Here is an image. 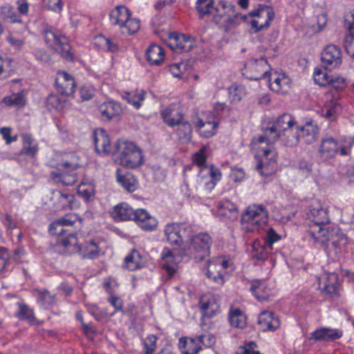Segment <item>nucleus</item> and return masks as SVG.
Segmentation results:
<instances>
[{"instance_id": "1", "label": "nucleus", "mask_w": 354, "mask_h": 354, "mask_svg": "<svg viewBox=\"0 0 354 354\" xmlns=\"http://www.w3.org/2000/svg\"><path fill=\"white\" fill-rule=\"evenodd\" d=\"M115 221H134L142 229L147 231L154 230L157 221L145 209H133L129 204L121 203L114 207L111 212Z\"/></svg>"}, {"instance_id": "2", "label": "nucleus", "mask_w": 354, "mask_h": 354, "mask_svg": "<svg viewBox=\"0 0 354 354\" xmlns=\"http://www.w3.org/2000/svg\"><path fill=\"white\" fill-rule=\"evenodd\" d=\"M215 14L213 21L225 32H230L239 25L242 19H247L246 15H241L232 3L221 1L214 8Z\"/></svg>"}, {"instance_id": "3", "label": "nucleus", "mask_w": 354, "mask_h": 354, "mask_svg": "<svg viewBox=\"0 0 354 354\" xmlns=\"http://www.w3.org/2000/svg\"><path fill=\"white\" fill-rule=\"evenodd\" d=\"M114 155L119 164L127 168H136L143 163L141 149L132 142L118 140L115 145Z\"/></svg>"}, {"instance_id": "4", "label": "nucleus", "mask_w": 354, "mask_h": 354, "mask_svg": "<svg viewBox=\"0 0 354 354\" xmlns=\"http://www.w3.org/2000/svg\"><path fill=\"white\" fill-rule=\"evenodd\" d=\"M268 214L262 205H249L241 214L242 229L247 232L258 231L266 223Z\"/></svg>"}, {"instance_id": "5", "label": "nucleus", "mask_w": 354, "mask_h": 354, "mask_svg": "<svg viewBox=\"0 0 354 354\" xmlns=\"http://www.w3.org/2000/svg\"><path fill=\"white\" fill-rule=\"evenodd\" d=\"M353 143L354 140L351 138L347 143L339 145L337 140L332 136H326L322 139L319 147V157L326 161L335 158L339 151L342 156L348 155Z\"/></svg>"}, {"instance_id": "6", "label": "nucleus", "mask_w": 354, "mask_h": 354, "mask_svg": "<svg viewBox=\"0 0 354 354\" xmlns=\"http://www.w3.org/2000/svg\"><path fill=\"white\" fill-rule=\"evenodd\" d=\"M307 234L310 241L314 243L319 244L321 247L326 248L330 243L335 248H341L346 244V239L343 234L337 236V232L335 230H328L326 227H319V230H309Z\"/></svg>"}, {"instance_id": "7", "label": "nucleus", "mask_w": 354, "mask_h": 354, "mask_svg": "<svg viewBox=\"0 0 354 354\" xmlns=\"http://www.w3.org/2000/svg\"><path fill=\"white\" fill-rule=\"evenodd\" d=\"M247 19H242L243 21L250 24L253 32H258L270 26V21L274 17V12L271 7L260 5L259 8L246 15Z\"/></svg>"}, {"instance_id": "8", "label": "nucleus", "mask_w": 354, "mask_h": 354, "mask_svg": "<svg viewBox=\"0 0 354 354\" xmlns=\"http://www.w3.org/2000/svg\"><path fill=\"white\" fill-rule=\"evenodd\" d=\"M43 33L44 40L49 47L57 51L64 59L68 61L73 60L68 39L65 36L60 35L48 28L44 29Z\"/></svg>"}, {"instance_id": "9", "label": "nucleus", "mask_w": 354, "mask_h": 354, "mask_svg": "<svg viewBox=\"0 0 354 354\" xmlns=\"http://www.w3.org/2000/svg\"><path fill=\"white\" fill-rule=\"evenodd\" d=\"M212 238L207 233H199L190 239L189 250L196 261H201L209 254Z\"/></svg>"}, {"instance_id": "10", "label": "nucleus", "mask_w": 354, "mask_h": 354, "mask_svg": "<svg viewBox=\"0 0 354 354\" xmlns=\"http://www.w3.org/2000/svg\"><path fill=\"white\" fill-rule=\"evenodd\" d=\"M204 170L198 169V174L193 176H187L185 180L187 187L188 197L195 198L202 194L204 189H212L215 185V183L212 182L211 179L203 174Z\"/></svg>"}, {"instance_id": "11", "label": "nucleus", "mask_w": 354, "mask_h": 354, "mask_svg": "<svg viewBox=\"0 0 354 354\" xmlns=\"http://www.w3.org/2000/svg\"><path fill=\"white\" fill-rule=\"evenodd\" d=\"M244 67L245 71L243 74L251 80H259L270 75L269 72L270 67L267 59L263 57L248 60Z\"/></svg>"}, {"instance_id": "12", "label": "nucleus", "mask_w": 354, "mask_h": 354, "mask_svg": "<svg viewBox=\"0 0 354 354\" xmlns=\"http://www.w3.org/2000/svg\"><path fill=\"white\" fill-rule=\"evenodd\" d=\"M321 61L325 69L339 67L342 62L341 49L333 44L328 45L321 54Z\"/></svg>"}, {"instance_id": "13", "label": "nucleus", "mask_w": 354, "mask_h": 354, "mask_svg": "<svg viewBox=\"0 0 354 354\" xmlns=\"http://www.w3.org/2000/svg\"><path fill=\"white\" fill-rule=\"evenodd\" d=\"M339 277L335 272L324 273L319 278V287L322 293L330 298L338 295L339 290Z\"/></svg>"}, {"instance_id": "14", "label": "nucleus", "mask_w": 354, "mask_h": 354, "mask_svg": "<svg viewBox=\"0 0 354 354\" xmlns=\"http://www.w3.org/2000/svg\"><path fill=\"white\" fill-rule=\"evenodd\" d=\"M194 44V39L191 36L172 32L169 34L167 46L178 53H187L193 48Z\"/></svg>"}, {"instance_id": "15", "label": "nucleus", "mask_w": 354, "mask_h": 354, "mask_svg": "<svg viewBox=\"0 0 354 354\" xmlns=\"http://www.w3.org/2000/svg\"><path fill=\"white\" fill-rule=\"evenodd\" d=\"M264 160L257 165V170L261 176L268 177L277 170V153L271 149H263Z\"/></svg>"}, {"instance_id": "16", "label": "nucleus", "mask_w": 354, "mask_h": 354, "mask_svg": "<svg viewBox=\"0 0 354 354\" xmlns=\"http://www.w3.org/2000/svg\"><path fill=\"white\" fill-rule=\"evenodd\" d=\"M296 122L292 116L288 113H283L279 116L277 120L272 124L268 130V135H271L273 138L276 136L277 139L279 138L281 133L285 131L286 129H290L295 127Z\"/></svg>"}, {"instance_id": "17", "label": "nucleus", "mask_w": 354, "mask_h": 354, "mask_svg": "<svg viewBox=\"0 0 354 354\" xmlns=\"http://www.w3.org/2000/svg\"><path fill=\"white\" fill-rule=\"evenodd\" d=\"M307 216L314 223L310 230H319V227H325L324 225L329 222L327 212L319 204L312 206Z\"/></svg>"}, {"instance_id": "18", "label": "nucleus", "mask_w": 354, "mask_h": 354, "mask_svg": "<svg viewBox=\"0 0 354 354\" xmlns=\"http://www.w3.org/2000/svg\"><path fill=\"white\" fill-rule=\"evenodd\" d=\"M343 335L342 330L322 327L310 333L309 339H314L315 342H330L339 339Z\"/></svg>"}, {"instance_id": "19", "label": "nucleus", "mask_w": 354, "mask_h": 354, "mask_svg": "<svg viewBox=\"0 0 354 354\" xmlns=\"http://www.w3.org/2000/svg\"><path fill=\"white\" fill-rule=\"evenodd\" d=\"M95 150L99 153L108 154L111 152V146L109 135L104 129L93 132Z\"/></svg>"}, {"instance_id": "20", "label": "nucleus", "mask_w": 354, "mask_h": 354, "mask_svg": "<svg viewBox=\"0 0 354 354\" xmlns=\"http://www.w3.org/2000/svg\"><path fill=\"white\" fill-rule=\"evenodd\" d=\"M164 232L168 242L176 247L180 246L183 242V233L185 232V228H182L177 224L171 223L165 226Z\"/></svg>"}, {"instance_id": "21", "label": "nucleus", "mask_w": 354, "mask_h": 354, "mask_svg": "<svg viewBox=\"0 0 354 354\" xmlns=\"http://www.w3.org/2000/svg\"><path fill=\"white\" fill-rule=\"evenodd\" d=\"M258 324L263 330H273L280 325L279 319L273 311H261L259 315Z\"/></svg>"}, {"instance_id": "22", "label": "nucleus", "mask_w": 354, "mask_h": 354, "mask_svg": "<svg viewBox=\"0 0 354 354\" xmlns=\"http://www.w3.org/2000/svg\"><path fill=\"white\" fill-rule=\"evenodd\" d=\"M56 84L62 95H71L75 92L76 86L75 80L71 75L66 72L59 74V77L56 80Z\"/></svg>"}, {"instance_id": "23", "label": "nucleus", "mask_w": 354, "mask_h": 354, "mask_svg": "<svg viewBox=\"0 0 354 354\" xmlns=\"http://www.w3.org/2000/svg\"><path fill=\"white\" fill-rule=\"evenodd\" d=\"M130 15V11L127 8L124 6H118L110 12L109 19L112 25L122 28Z\"/></svg>"}, {"instance_id": "24", "label": "nucleus", "mask_w": 354, "mask_h": 354, "mask_svg": "<svg viewBox=\"0 0 354 354\" xmlns=\"http://www.w3.org/2000/svg\"><path fill=\"white\" fill-rule=\"evenodd\" d=\"M116 178L118 183L129 192H134L138 187V180L129 172L122 174V170L118 169L116 171Z\"/></svg>"}, {"instance_id": "25", "label": "nucleus", "mask_w": 354, "mask_h": 354, "mask_svg": "<svg viewBox=\"0 0 354 354\" xmlns=\"http://www.w3.org/2000/svg\"><path fill=\"white\" fill-rule=\"evenodd\" d=\"M299 138L300 133H299V128L297 127H294L281 133L279 139L281 140L283 145L289 147H293L299 143Z\"/></svg>"}, {"instance_id": "26", "label": "nucleus", "mask_w": 354, "mask_h": 354, "mask_svg": "<svg viewBox=\"0 0 354 354\" xmlns=\"http://www.w3.org/2000/svg\"><path fill=\"white\" fill-rule=\"evenodd\" d=\"M99 111L104 119L110 120L122 112L119 104L113 102H104L99 106Z\"/></svg>"}, {"instance_id": "27", "label": "nucleus", "mask_w": 354, "mask_h": 354, "mask_svg": "<svg viewBox=\"0 0 354 354\" xmlns=\"http://www.w3.org/2000/svg\"><path fill=\"white\" fill-rule=\"evenodd\" d=\"M299 133L304 142L308 144H312L317 138L318 129L314 126L312 122H307L305 126L297 127Z\"/></svg>"}, {"instance_id": "28", "label": "nucleus", "mask_w": 354, "mask_h": 354, "mask_svg": "<svg viewBox=\"0 0 354 354\" xmlns=\"http://www.w3.org/2000/svg\"><path fill=\"white\" fill-rule=\"evenodd\" d=\"M147 59L150 64L159 65L164 60V50L158 45H151L146 52Z\"/></svg>"}, {"instance_id": "29", "label": "nucleus", "mask_w": 354, "mask_h": 354, "mask_svg": "<svg viewBox=\"0 0 354 354\" xmlns=\"http://www.w3.org/2000/svg\"><path fill=\"white\" fill-rule=\"evenodd\" d=\"M0 17L13 24H21L23 22L21 16L17 14L15 8L9 3L0 6Z\"/></svg>"}, {"instance_id": "30", "label": "nucleus", "mask_w": 354, "mask_h": 354, "mask_svg": "<svg viewBox=\"0 0 354 354\" xmlns=\"http://www.w3.org/2000/svg\"><path fill=\"white\" fill-rule=\"evenodd\" d=\"M144 266L140 252L133 249L124 259V266L129 270L133 271Z\"/></svg>"}, {"instance_id": "31", "label": "nucleus", "mask_w": 354, "mask_h": 354, "mask_svg": "<svg viewBox=\"0 0 354 354\" xmlns=\"http://www.w3.org/2000/svg\"><path fill=\"white\" fill-rule=\"evenodd\" d=\"M250 291L260 301H265L269 296V290L266 285L261 281H254L250 286Z\"/></svg>"}, {"instance_id": "32", "label": "nucleus", "mask_w": 354, "mask_h": 354, "mask_svg": "<svg viewBox=\"0 0 354 354\" xmlns=\"http://www.w3.org/2000/svg\"><path fill=\"white\" fill-rule=\"evenodd\" d=\"M180 348L182 354H198L201 350V346L195 339L190 338L189 341L186 338H180L179 340Z\"/></svg>"}, {"instance_id": "33", "label": "nucleus", "mask_w": 354, "mask_h": 354, "mask_svg": "<svg viewBox=\"0 0 354 354\" xmlns=\"http://www.w3.org/2000/svg\"><path fill=\"white\" fill-rule=\"evenodd\" d=\"M61 245L66 250V252L68 254L80 252L82 250V246L79 243L77 238L73 234H71L66 238H64L62 241Z\"/></svg>"}, {"instance_id": "34", "label": "nucleus", "mask_w": 354, "mask_h": 354, "mask_svg": "<svg viewBox=\"0 0 354 354\" xmlns=\"http://www.w3.org/2000/svg\"><path fill=\"white\" fill-rule=\"evenodd\" d=\"M218 123L215 122H203L200 120L196 124V127L201 136L204 138H210L216 133Z\"/></svg>"}, {"instance_id": "35", "label": "nucleus", "mask_w": 354, "mask_h": 354, "mask_svg": "<svg viewBox=\"0 0 354 354\" xmlns=\"http://www.w3.org/2000/svg\"><path fill=\"white\" fill-rule=\"evenodd\" d=\"M3 102L8 106L23 107L26 105V96L23 91L14 93L10 95L5 96Z\"/></svg>"}, {"instance_id": "36", "label": "nucleus", "mask_w": 354, "mask_h": 354, "mask_svg": "<svg viewBox=\"0 0 354 354\" xmlns=\"http://www.w3.org/2000/svg\"><path fill=\"white\" fill-rule=\"evenodd\" d=\"M228 320L235 328H244L247 325V316L243 311H230Z\"/></svg>"}, {"instance_id": "37", "label": "nucleus", "mask_w": 354, "mask_h": 354, "mask_svg": "<svg viewBox=\"0 0 354 354\" xmlns=\"http://www.w3.org/2000/svg\"><path fill=\"white\" fill-rule=\"evenodd\" d=\"M341 110V106L337 101L336 100H331L326 105L325 109H322V114L328 120L334 121Z\"/></svg>"}, {"instance_id": "38", "label": "nucleus", "mask_w": 354, "mask_h": 354, "mask_svg": "<svg viewBox=\"0 0 354 354\" xmlns=\"http://www.w3.org/2000/svg\"><path fill=\"white\" fill-rule=\"evenodd\" d=\"M177 129V135L178 139L183 143L188 142L192 139V127L188 122L180 121V124Z\"/></svg>"}, {"instance_id": "39", "label": "nucleus", "mask_w": 354, "mask_h": 354, "mask_svg": "<svg viewBox=\"0 0 354 354\" xmlns=\"http://www.w3.org/2000/svg\"><path fill=\"white\" fill-rule=\"evenodd\" d=\"M214 0H197L196 1V10L199 13L200 18H203L206 15H209L212 13V10H214Z\"/></svg>"}, {"instance_id": "40", "label": "nucleus", "mask_w": 354, "mask_h": 354, "mask_svg": "<svg viewBox=\"0 0 354 354\" xmlns=\"http://www.w3.org/2000/svg\"><path fill=\"white\" fill-rule=\"evenodd\" d=\"M80 252L84 258L94 259L99 254V248L94 241H91L82 247V250Z\"/></svg>"}, {"instance_id": "41", "label": "nucleus", "mask_w": 354, "mask_h": 354, "mask_svg": "<svg viewBox=\"0 0 354 354\" xmlns=\"http://www.w3.org/2000/svg\"><path fill=\"white\" fill-rule=\"evenodd\" d=\"M145 93H146L144 91H141L140 93L134 95L125 92L122 95V98L138 109L141 106L140 102L145 100Z\"/></svg>"}, {"instance_id": "42", "label": "nucleus", "mask_w": 354, "mask_h": 354, "mask_svg": "<svg viewBox=\"0 0 354 354\" xmlns=\"http://www.w3.org/2000/svg\"><path fill=\"white\" fill-rule=\"evenodd\" d=\"M37 295L38 301L43 306L49 307L56 302L55 295H51L48 290H39Z\"/></svg>"}, {"instance_id": "43", "label": "nucleus", "mask_w": 354, "mask_h": 354, "mask_svg": "<svg viewBox=\"0 0 354 354\" xmlns=\"http://www.w3.org/2000/svg\"><path fill=\"white\" fill-rule=\"evenodd\" d=\"M78 220V216L77 214L73 213H70L66 214L64 217L57 219L53 222V225L57 227H62V225L64 227L73 226Z\"/></svg>"}, {"instance_id": "44", "label": "nucleus", "mask_w": 354, "mask_h": 354, "mask_svg": "<svg viewBox=\"0 0 354 354\" xmlns=\"http://www.w3.org/2000/svg\"><path fill=\"white\" fill-rule=\"evenodd\" d=\"M331 77L328 75L326 72L320 69L315 68L314 71V80L315 82L322 86L329 85L331 82Z\"/></svg>"}, {"instance_id": "45", "label": "nucleus", "mask_w": 354, "mask_h": 354, "mask_svg": "<svg viewBox=\"0 0 354 354\" xmlns=\"http://www.w3.org/2000/svg\"><path fill=\"white\" fill-rule=\"evenodd\" d=\"M264 239V245L268 248L270 250H272L273 244L281 239V236L273 228L270 227L267 230Z\"/></svg>"}, {"instance_id": "46", "label": "nucleus", "mask_w": 354, "mask_h": 354, "mask_svg": "<svg viewBox=\"0 0 354 354\" xmlns=\"http://www.w3.org/2000/svg\"><path fill=\"white\" fill-rule=\"evenodd\" d=\"M17 318L26 321L30 324L39 325L43 322L39 321L33 314V311H17L15 314Z\"/></svg>"}, {"instance_id": "47", "label": "nucleus", "mask_w": 354, "mask_h": 354, "mask_svg": "<svg viewBox=\"0 0 354 354\" xmlns=\"http://www.w3.org/2000/svg\"><path fill=\"white\" fill-rule=\"evenodd\" d=\"M161 115L165 122L170 127H174L177 125V124H180V121L182 120L181 116H179L178 118H174V111L169 109H166L162 111Z\"/></svg>"}, {"instance_id": "48", "label": "nucleus", "mask_w": 354, "mask_h": 354, "mask_svg": "<svg viewBox=\"0 0 354 354\" xmlns=\"http://www.w3.org/2000/svg\"><path fill=\"white\" fill-rule=\"evenodd\" d=\"M256 348H257V345L254 342H249L244 346H239L236 354H261L255 350Z\"/></svg>"}, {"instance_id": "49", "label": "nucleus", "mask_w": 354, "mask_h": 354, "mask_svg": "<svg viewBox=\"0 0 354 354\" xmlns=\"http://www.w3.org/2000/svg\"><path fill=\"white\" fill-rule=\"evenodd\" d=\"M78 194L86 201H90L94 196V189L91 185L81 184L78 188Z\"/></svg>"}, {"instance_id": "50", "label": "nucleus", "mask_w": 354, "mask_h": 354, "mask_svg": "<svg viewBox=\"0 0 354 354\" xmlns=\"http://www.w3.org/2000/svg\"><path fill=\"white\" fill-rule=\"evenodd\" d=\"M207 277L218 285L223 283V275L215 270V265L210 264L206 273Z\"/></svg>"}, {"instance_id": "51", "label": "nucleus", "mask_w": 354, "mask_h": 354, "mask_svg": "<svg viewBox=\"0 0 354 354\" xmlns=\"http://www.w3.org/2000/svg\"><path fill=\"white\" fill-rule=\"evenodd\" d=\"M344 47L347 54L354 58V34L349 33L346 35L344 42Z\"/></svg>"}, {"instance_id": "52", "label": "nucleus", "mask_w": 354, "mask_h": 354, "mask_svg": "<svg viewBox=\"0 0 354 354\" xmlns=\"http://www.w3.org/2000/svg\"><path fill=\"white\" fill-rule=\"evenodd\" d=\"M7 303L8 307L13 309L27 310L28 308L24 301L21 298L17 297H12L9 298Z\"/></svg>"}, {"instance_id": "53", "label": "nucleus", "mask_w": 354, "mask_h": 354, "mask_svg": "<svg viewBox=\"0 0 354 354\" xmlns=\"http://www.w3.org/2000/svg\"><path fill=\"white\" fill-rule=\"evenodd\" d=\"M283 84L287 83V80L285 77H277L274 78V81H271V79H269V85L270 88L272 91L279 93L282 92L283 91Z\"/></svg>"}, {"instance_id": "54", "label": "nucleus", "mask_w": 354, "mask_h": 354, "mask_svg": "<svg viewBox=\"0 0 354 354\" xmlns=\"http://www.w3.org/2000/svg\"><path fill=\"white\" fill-rule=\"evenodd\" d=\"M201 169L204 170L203 174H205L209 179H211L212 182L215 183L214 181H218L221 179V173L218 168L211 167L209 169L205 167Z\"/></svg>"}, {"instance_id": "55", "label": "nucleus", "mask_w": 354, "mask_h": 354, "mask_svg": "<svg viewBox=\"0 0 354 354\" xmlns=\"http://www.w3.org/2000/svg\"><path fill=\"white\" fill-rule=\"evenodd\" d=\"M100 44L106 48L109 51L115 52L118 50V45L112 39L106 38L104 36L99 37Z\"/></svg>"}, {"instance_id": "56", "label": "nucleus", "mask_w": 354, "mask_h": 354, "mask_svg": "<svg viewBox=\"0 0 354 354\" xmlns=\"http://www.w3.org/2000/svg\"><path fill=\"white\" fill-rule=\"evenodd\" d=\"M10 263V254L5 248H0V272H3Z\"/></svg>"}, {"instance_id": "57", "label": "nucleus", "mask_w": 354, "mask_h": 354, "mask_svg": "<svg viewBox=\"0 0 354 354\" xmlns=\"http://www.w3.org/2000/svg\"><path fill=\"white\" fill-rule=\"evenodd\" d=\"M198 341L206 347L212 346L216 342L215 337L212 334H202L196 337Z\"/></svg>"}, {"instance_id": "58", "label": "nucleus", "mask_w": 354, "mask_h": 354, "mask_svg": "<svg viewBox=\"0 0 354 354\" xmlns=\"http://www.w3.org/2000/svg\"><path fill=\"white\" fill-rule=\"evenodd\" d=\"M0 134L5 140L7 145L10 144L17 140V136H11V128L10 127H2L0 129Z\"/></svg>"}, {"instance_id": "59", "label": "nucleus", "mask_w": 354, "mask_h": 354, "mask_svg": "<svg viewBox=\"0 0 354 354\" xmlns=\"http://www.w3.org/2000/svg\"><path fill=\"white\" fill-rule=\"evenodd\" d=\"M45 5L48 10L60 12L62 10V2L61 0H45Z\"/></svg>"}, {"instance_id": "60", "label": "nucleus", "mask_w": 354, "mask_h": 354, "mask_svg": "<svg viewBox=\"0 0 354 354\" xmlns=\"http://www.w3.org/2000/svg\"><path fill=\"white\" fill-rule=\"evenodd\" d=\"M124 27L128 29L129 32L135 33L140 29V21L136 19H130L129 17L127 22H125Z\"/></svg>"}, {"instance_id": "61", "label": "nucleus", "mask_w": 354, "mask_h": 354, "mask_svg": "<svg viewBox=\"0 0 354 354\" xmlns=\"http://www.w3.org/2000/svg\"><path fill=\"white\" fill-rule=\"evenodd\" d=\"M298 168L304 174L308 176L313 171V164L310 161L301 160L298 163Z\"/></svg>"}, {"instance_id": "62", "label": "nucleus", "mask_w": 354, "mask_h": 354, "mask_svg": "<svg viewBox=\"0 0 354 354\" xmlns=\"http://www.w3.org/2000/svg\"><path fill=\"white\" fill-rule=\"evenodd\" d=\"M268 249L266 246L263 245V246L260 248V251L257 250L256 251H254L252 254V257L254 259H256L257 260L264 261L268 257Z\"/></svg>"}, {"instance_id": "63", "label": "nucleus", "mask_w": 354, "mask_h": 354, "mask_svg": "<svg viewBox=\"0 0 354 354\" xmlns=\"http://www.w3.org/2000/svg\"><path fill=\"white\" fill-rule=\"evenodd\" d=\"M329 85H330L332 88L337 91L342 90L345 87V80L344 78L340 77L335 78L332 77Z\"/></svg>"}, {"instance_id": "64", "label": "nucleus", "mask_w": 354, "mask_h": 354, "mask_svg": "<svg viewBox=\"0 0 354 354\" xmlns=\"http://www.w3.org/2000/svg\"><path fill=\"white\" fill-rule=\"evenodd\" d=\"M185 68L186 65L184 63L174 64L170 66V71L175 77H180Z\"/></svg>"}]
</instances>
